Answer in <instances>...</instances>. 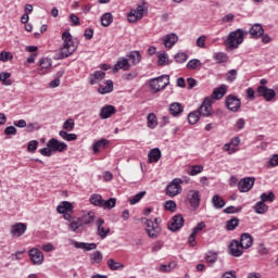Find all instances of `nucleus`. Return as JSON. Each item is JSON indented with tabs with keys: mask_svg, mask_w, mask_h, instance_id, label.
I'll use <instances>...</instances> for the list:
<instances>
[{
	"mask_svg": "<svg viewBox=\"0 0 278 278\" xmlns=\"http://www.w3.org/2000/svg\"><path fill=\"white\" fill-rule=\"evenodd\" d=\"M68 149V144L66 142L60 141L55 138H51L47 142V148H42L39 150V152L45 156V157H51L53 153H64Z\"/></svg>",
	"mask_w": 278,
	"mask_h": 278,
	"instance_id": "f257e3e1",
	"label": "nucleus"
},
{
	"mask_svg": "<svg viewBox=\"0 0 278 278\" xmlns=\"http://www.w3.org/2000/svg\"><path fill=\"white\" fill-rule=\"evenodd\" d=\"M63 47L60 49V60L70 58L75 51H77V45L73 41L71 33L65 31L62 34Z\"/></svg>",
	"mask_w": 278,
	"mask_h": 278,
	"instance_id": "f03ea898",
	"label": "nucleus"
},
{
	"mask_svg": "<svg viewBox=\"0 0 278 278\" xmlns=\"http://www.w3.org/2000/svg\"><path fill=\"white\" fill-rule=\"evenodd\" d=\"M242 42H244V30H242V28H238L237 30L229 33L227 38L224 40L225 47L230 51L238 49Z\"/></svg>",
	"mask_w": 278,
	"mask_h": 278,
	"instance_id": "7ed1b4c3",
	"label": "nucleus"
},
{
	"mask_svg": "<svg viewBox=\"0 0 278 278\" xmlns=\"http://www.w3.org/2000/svg\"><path fill=\"white\" fill-rule=\"evenodd\" d=\"M149 86L153 94H156V92H162V90H165L167 86H170V76L162 75L160 77L152 78L149 81Z\"/></svg>",
	"mask_w": 278,
	"mask_h": 278,
	"instance_id": "20e7f679",
	"label": "nucleus"
},
{
	"mask_svg": "<svg viewBox=\"0 0 278 278\" xmlns=\"http://www.w3.org/2000/svg\"><path fill=\"white\" fill-rule=\"evenodd\" d=\"M91 205L96 207H103V210H114L116 207V198H110L109 200H103L101 194H92L89 199Z\"/></svg>",
	"mask_w": 278,
	"mask_h": 278,
	"instance_id": "39448f33",
	"label": "nucleus"
},
{
	"mask_svg": "<svg viewBox=\"0 0 278 278\" xmlns=\"http://www.w3.org/2000/svg\"><path fill=\"white\" fill-rule=\"evenodd\" d=\"M214 103V99L206 97L200 108L198 109V113L200 116H203L204 118H207L214 114V110H212V104Z\"/></svg>",
	"mask_w": 278,
	"mask_h": 278,
	"instance_id": "423d86ee",
	"label": "nucleus"
},
{
	"mask_svg": "<svg viewBox=\"0 0 278 278\" xmlns=\"http://www.w3.org/2000/svg\"><path fill=\"white\" fill-rule=\"evenodd\" d=\"M181 184H184V180L181 178H175L172 180V182L166 188V194L167 197H177V194H181V191L184 190L181 188Z\"/></svg>",
	"mask_w": 278,
	"mask_h": 278,
	"instance_id": "0eeeda50",
	"label": "nucleus"
},
{
	"mask_svg": "<svg viewBox=\"0 0 278 278\" xmlns=\"http://www.w3.org/2000/svg\"><path fill=\"white\" fill-rule=\"evenodd\" d=\"M144 225H146V231L149 236V238L155 239L162 233V227L160 225H154L153 220L146 218L144 219Z\"/></svg>",
	"mask_w": 278,
	"mask_h": 278,
	"instance_id": "6e6552de",
	"label": "nucleus"
},
{
	"mask_svg": "<svg viewBox=\"0 0 278 278\" xmlns=\"http://www.w3.org/2000/svg\"><path fill=\"white\" fill-rule=\"evenodd\" d=\"M225 103L230 112H240V108H242V101L233 94L227 96Z\"/></svg>",
	"mask_w": 278,
	"mask_h": 278,
	"instance_id": "1a4fd4ad",
	"label": "nucleus"
},
{
	"mask_svg": "<svg viewBox=\"0 0 278 278\" xmlns=\"http://www.w3.org/2000/svg\"><path fill=\"white\" fill-rule=\"evenodd\" d=\"M28 257L35 266H40L45 262V254L38 248L28 251Z\"/></svg>",
	"mask_w": 278,
	"mask_h": 278,
	"instance_id": "9d476101",
	"label": "nucleus"
},
{
	"mask_svg": "<svg viewBox=\"0 0 278 278\" xmlns=\"http://www.w3.org/2000/svg\"><path fill=\"white\" fill-rule=\"evenodd\" d=\"M187 201H189L192 210H199V205H201V193L198 190H189Z\"/></svg>",
	"mask_w": 278,
	"mask_h": 278,
	"instance_id": "9b49d317",
	"label": "nucleus"
},
{
	"mask_svg": "<svg viewBox=\"0 0 278 278\" xmlns=\"http://www.w3.org/2000/svg\"><path fill=\"white\" fill-rule=\"evenodd\" d=\"M244 249H251V244H229L228 253L232 255V257H241L244 253Z\"/></svg>",
	"mask_w": 278,
	"mask_h": 278,
	"instance_id": "f8f14e48",
	"label": "nucleus"
},
{
	"mask_svg": "<svg viewBox=\"0 0 278 278\" xmlns=\"http://www.w3.org/2000/svg\"><path fill=\"white\" fill-rule=\"evenodd\" d=\"M184 223H185L184 215L177 214L174 217H172L167 227L169 231H179V229L184 227Z\"/></svg>",
	"mask_w": 278,
	"mask_h": 278,
	"instance_id": "ddd939ff",
	"label": "nucleus"
},
{
	"mask_svg": "<svg viewBox=\"0 0 278 278\" xmlns=\"http://www.w3.org/2000/svg\"><path fill=\"white\" fill-rule=\"evenodd\" d=\"M144 5H138L137 9L131 10L128 14L129 23H137L144 16Z\"/></svg>",
	"mask_w": 278,
	"mask_h": 278,
	"instance_id": "4468645a",
	"label": "nucleus"
},
{
	"mask_svg": "<svg viewBox=\"0 0 278 278\" xmlns=\"http://www.w3.org/2000/svg\"><path fill=\"white\" fill-rule=\"evenodd\" d=\"M257 93L260 97H263L265 101H273L274 97H277V93L273 89H268L266 86H258Z\"/></svg>",
	"mask_w": 278,
	"mask_h": 278,
	"instance_id": "2eb2a0df",
	"label": "nucleus"
},
{
	"mask_svg": "<svg viewBox=\"0 0 278 278\" xmlns=\"http://www.w3.org/2000/svg\"><path fill=\"white\" fill-rule=\"evenodd\" d=\"M164 47L166 49H173L175 45L179 41V37L175 33H170L162 38Z\"/></svg>",
	"mask_w": 278,
	"mask_h": 278,
	"instance_id": "dca6fc26",
	"label": "nucleus"
},
{
	"mask_svg": "<svg viewBox=\"0 0 278 278\" xmlns=\"http://www.w3.org/2000/svg\"><path fill=\"white\" fill-rule=\"evenodd\" d=\"M113 114H116V106L112 104H106L100 110V118H102V121L111 118Z\"/></svg>",
	"mask_w": 278,
	"mask_h": 278,
	"instance_id": "f3484780",
	"label": "nucleus"
},
{
	"mask_svg": "<svg viewBox=\"0 0 278 278\" xmlns=\"http://www.w3.org/2000/svg\"><path fill=\"white\" fill-rule=\"evenodd\" d=\"M253 186H255V178H243L238 184V188L241 192H249Z\"/></svg>",
	"mask_w": 278,
	"mask_h": 278,
	"instance_id": "a211bd4d",
	"label": "nucleus"
},
{
	"mask_svg": "<svg viewBox=\"0 0 278 278\" xmlns=\"http://www.w3.org/2000/svg\"><path fill=\"white\" fill-rule=\"evenodd\" d=\"M25 231H27V225L23 223H17L11 227V235L13 238H21Z\"/></svg>",
	"mask_w": 278,
	"mask_h": 278,
	"instance_id": "6ab92c4d",
	"label": "nucleus"
},
{
	"mask_svg": "<svg viewBox=\"0 0 278 278\" xmlns=\"http://www.w3.org/2000/svg\"><path fill=\"white\" fill-rule=\"evenodd\" d=\"M129 68H131V65H129V60L125 59V58H121L118 59V61L116 62L113 72L118 73V71H129Z\"/></svg>",
	"mask_w": 278,
	"mask_h": 278,
	"instance_id": "aec40b11",
	"label": "nucleus"
},
{
	"mask_svg": "<svg viewBox=\"0 0 278 278\" xmlns=\"http://www.w3.org/2000/svg\"><path fill=\"white\" fill-rule=\"evenodd\" d=\"M249 34L252 36V38L257 40L264 36V27H262L261 24H254L250 28Z\"/></svg>",
	"mask_w": 278,
	"mask_h": 278,
	"instance_id": "412c9836",
	"label": "nucleus"
},
{
	"mask_svg": "<svg viewBox=\"0 0 278 278\" xmlns=\"http://www.w3.org/2000/svg\"><path fill=\"white\" fill-rule=\"evenodd\" d=\"M83 227L84 224L81 223V219L79 217H74L68 224V229H71V231H74L75 233H79Z\"/></svg>",
	"mask_w": 278,
	"mask_h": 278,
	"instance_id": "4be33fe9",
	"label": "nucleus"
},
{
	"mask_svg": "<svg viewBox=\"0 0 278 278\" xmlns=\"http://www.w3.org/2000/svg\"><path fill=\"white\" fill-rule=\"evenodd\" d=\"M148 157L150 164H156V162H160L162 157V151H160L159 148H154L149 152Z\"/></svg>",
	"mask_w": 278,
	"mask_h": 278,
	"instance_id": "5701e85b",
	"label": "nucleus"
},
{
	"mask_svg": "<svg viewBox=\"0 0 278 278\" xmlns=\"http://www.w3.org/2000/svg\"><path fill=\"white\" fill-rule=\"evenodd\" d=\"M91 86H94V84H99V81H103L105 79V72L97 71L89 77Z\"/></svg>",
	"mask_w": 278,
	"mask_h": 278,
	"instance_id": "b1692460",
	"label": "nucleus"
},
{
	"mask_svg": "<svg viewBox=\"0 0 278 278\" xmlns=\"http://www.w3.org/2000/svg\"><path fill=\"white\" fill-rule=\"evenodd\" d=\"M56 212L59 214H66L68 212H73V204L67 201H63L60 203V205L56 206Z\"/></svg>",
	"mask_w": 278,
	"mask_h": 278,
	"instance_id": "393cba45",
	"label": "nucleus"
},
{
	"mask_svg": "<svg viewBox=\"0 0 278 278\" xmlns=\"http://www.w3.org/2000/svg\"><path fill=\"white\" fill-rule=\"evenodd\" d=\"M227 94V86L222 85L219 88L214 89L211 99H216L217 101L223 99Z\"/></svg>",
	"mask_w": 278,
	"mask_h": 278,
	"instance_id": "a878e982",
	"label": "nucleus"
},
{
	"mask_svg": "<svg viewBox=\"0 0 278 278\" xmlns=\"http://www.w3.org/2000/svg\"><path fill=\"white\" fill-rule=\"evenodd\" d=\"M112 90H114V81H112V80H106L105 86L100 85L98 88V92L100 94H108V93L112 92Z\"/></svg>",
	"mask_w": 278,
	"mask_h": 278,
	"instance_id": "bb28decb",
	"label": "nucleus"
},
{
	"mask_svg": "<svg viewBox=\"0 0 278 278\" xmlns=\"http://www.w3.org/2000/svg\"><path fill=\"white\" fill-rule=\"evenodd\" d=\"M105 220L99 218L97 222V227H98V233L100 237L105 238L108 233H110V228L104 227Z\"/></svg>",
	"mask_w": 278,
	"mask_h": 278,
	"instance_id": "cd10ccee",
	"label": "nucleus"
},
{
	"mask_svg": "<svg viewBox=\"0 0 278 278\" xmlns=\"http://www.w3.org/2000/svg\"><path fill=\"white\" fill-rule=\"evenodd\" d=\"M203 229H205V224L204 222H200L198 223L197 227H194L192 229L191 235L189 236V242L190 244H192V242H194L197 235L199 233V231H203Z\"/></svg>",
	"mask_w": 278,
	"mask_h": 278,
	"instance_id": "c85d7f7f",
	"label": "nucleus"
},
{
	"mask_svg": "<svg viewBox=\"0 0 278 278\" xmlns=\"http://www.w3.org/2000/svg\"><path fill=\"white\" fill-rule=\"evenodd\" d=\"M184 112V106L179 102H174L169 105V114L172 116H179Z\"/></svg>",
	"mask_w": 278,
	"mask_h": 278,
	"instance_id": "c756f323",
	"label": "nucleus"
},
{
	"mask_svg": "<svg viewBox=\"0 0 278 278\" xmlns=\"http://www.w3.org/2000/svg\"><path fill=\"white\" fill-rule=\"evenodd\" d=\"M203 63L199 59H192L187 63V68L189 71H201Z\"/></svg>",
	"mask_w": 278,
	"mask_h": 278,
	"instance_id": "7c9ffc66",
	"label": "nucleus"
},
{
	"mask_svg": "<svg viewBox=\"0 0 278 278\" xmlns=\"http://www.w3.org/2000/svg\"><path fill=\"white\" fill-rule=\"evenodd\" d=\"M128 60L131 61L134 66H136L142 62V55L140 54V51H131L128 54Z\"/></svg>",
	"mask_w": 278,
	"mask_h": 278,
	"instance_id": "2f4dec72",
	"label": "nucleus"
},
{
	"mask_svg": "<svg viewBox=\"0 0 278 278\" xmlns=\"http://www.w3.org/2000/svg\"><path fill=\"white\" fill-rule=\"evenodd\" d=\"M212 203L216 210H223V206L226 205L225 200L218 194L213 195Z\"/></svg>",
	"mask_w": 278,
	"mask_h": 278,
	"instance_id": "473e14b6",
	"label": "nucleus"
},
{
	"mask_svg": "<svg viewBox=\"0 0 278 278\" xmlns=\"http://www.w3.org/2000/svg\"><path fill=\"white\" fill-rule=\"evenodd\" d=\"M110 144V141L108 139H100L93 143V153H99L101 149H105V146Z\"/></svg>",
	"mask_w": 278,
	"mask_h": 278,
	"instance_id": "72a5a7b5",
	"label": "nucleus"
},
{
	"mask_svg": "<svg viewBox=\"0 0 278 278\" xmlns=\"http://www.w3.org/2000/svg\"><path fill=\"white\" fill-rule=\"evenodd\" d=\"M106 264L110 270H123V268H125V265L114 261V258H109Z\"/></svg>",
	"mask_w": 278,
	"mask_h": 278,
	"instance_id": "f704fd0d",
	"label": "nucleus"
},
{
	"mask_svg": "<svg viewBox=\"0 0 278 278\" xmlns=\"http://www.w3.org/2000/svg\"><path fill=\"white\" fill-rule=\"evenodd\" d=\"M39 66H40V71H43V73H49V70L52 66V61L51 59H41L39 61Z\"/></svg>",
	"mask_w": 278,
	"mask_h": 278,
	"instance_id": "c9c22d12",
	"label": "nucleus"
},
{
	"mask_svg": "<svg viewBox=\"0 0 278 278\" xmlns=\"http://www.w3.org/2000/svg\"><path fill=\"white\" fill-rule=\"evenodd\" d=\"M147 121L149 129H155L157 127V116H155V113H149Z\"/></svg>",
	"mask_w": 278,
	"mask_h": 278,
	"instance_id": "e433bc0d",
	"label": "nucleus"
},
{
	"mask_svg": "<svg viewBox=\"0 0 278 278\" xmlns=\"http://www.w3.org/2000/svg\"><path fill=\"white\" fill-rule=\"evenodd\" d=\"M253 210L256 214H266V212H268V205L260 201L254 205Z\"/></svg>",
	"mask_w": 278,
	"mask_h": 278,
	"instance_id": "4c0bfd02",
	"label": "nucleus"
},
{
	"mask_svg": "<svg viewBox=\"0 0 278 278\" xmlns=\"http://www.w3.org/2000/svg\"><path fill=\"white\" fill-rule=\"evenodd\" d=\"M59 136L63 140H66V142H73V141L77 140V135L76 134H68L66 130H61L59 132Z\"/></svg>",
	"mask_w": 278,
	"mask_h": 278,
	"instance_id": "58836bf2",
	"label": "nucleus"
},
{
	"mask_svg": "<svg viewBox=\"0 0 278 278\" xmlns=\"http://www.w3.org/2000/svg\"><path fill=\"white\" fill-rule=\"evenodd\" d=\"M112 21H114L112 13H105L101 17V24L103 27H110V25H112Z\"/></svg>",
	"mask_w": 278,
	"mask_h": 278,
	"instance_id": "ea45409f",
	"label": "nucleus"
},
{
	"mask_svg": "<svg viewBox=\"0 0 278 278\" xmlns=\"http://www.w3.org/2000/svg\"><path fill=\"white\" fill-rule=\"evenodd\" d=\"M80 220L83 225H90L92 220H94V212H88L85 213L81 217Z\"/></svg>",
	"mask_w": 278,
	"mask_h": 278,
	"instance_id": "a19ab883",
	"label": "nucleus"
},
{
	"mask_svg": "<svg viewBox=\"0 0 278 278\" xmlns=\"http://www.w3.org/2000/svg\"><path fill=\"white\" fill-rule=\"evenodd\" d=\"M10 77H12V74L9 72L0 73V81L3 84V86H10L12 84Z\"/></svg>",
	"mask_w": 278,
	"mask_h": 278,
	"instance_id": "79ce46f5",
	"label": "nucleus"
},
{
	"mask_svg": "<svg viewBox=\"0 0 278 278\" xmlns=\"http://www.w3.org/2000/svg\"><path fill=\"white\" fill-rule=\"evenodd\" d=\"M199 118H201L199 111L191 112L188 115V122L190 125H197V123H199Z\"/></svg>",
	"mask_w": 278,
	"mask_h": 278,
	"instance_id": "37998d69",
	"label": "nucleus"
},
{
	"mask_svg": "<svg viewBox=\"0 0 278 278\" xmlns=\"http://www.w3.org/2000/svg\"><path fill=\"white\" fill-rule=\"evenodd\" d=\"M90 260L92 261V264H101V262H103V254L101 251H96L90 254Z\"/></svg>",
	"mask_w": 278,
	"mask_h": 278,
	"instance_id": "c03bdc74",
	"label": "nucleus"
},
{
	"mask_svg": "<svg viewBox=\"0 0 278 278\" xmlns=\"http://www.w3.org/2000/svg\"><path fill=\"white\" fill-rule=\"evenodd\" d=\"M253 242V236L249 232H243L240 238L239 244H251Z\"/></svg>",
	"mask_w": 278,
	"mask_h": 278,
	"instance_id": "a18cd8bd",
	"label": "nucleus"
},
{
	"mask_svg": "<svg viewBox=\"0 0 278 278\" xmlns=\"http://www.w3.org/2000/svg\"><path fill=\"white\" fill-rule=\"evenodd\" d=\"M238 225H240V219L232 218V219L226 222V229L228 231H233V229H236V227H238Z\"/></svg>",
	"mask_w": 278,
	"mask_h": 278,
	"instance_id": "49530a36",
	"label": "nucleus"
},
{
	"mask_svg": "<svg viewBox=\"0 0 278 278\" xmlns=\"http://www.w3.org/2000/svg\"><path fill=\"white\" fill-rule=\"evenodd\" d=\"M266 201H268L269 203H273V201H275V193L273 191L261 194V202L266 203Z\"/></svg>",
	"mask_w": 278,
	"mask_h": 278,
	"instance_id": "de8ad7c7",
	"label": "nucleus"
},
{
	"mask_svg": "<svg viewBox=\"0 0 278 278\" xmlns=\"http://www.w3.org/2000/svg\"><path fill=\"white\" fill-rule=\"evenodd\" d=\"M238 79V71L237 70H230L226 74V81H229V84H232V81H236Z\"/></svg>",
	"mask_w": 278,
	"mask_h": 278,
	"instance_id": "09e8293b",
	"label": "nucleus"
},
{
	"mask_svg": "<svg viewBox=\"0 0 278 278\" xmlns=\"http://www.w3.org/2000/svg\"><path fill=\"white\" fill-rule=\"evenodd\" d=\"M64 131H73L75 129V119L68 118L63 124Z\"/></svg>",
	"mask_w": 278,
	"mask_h": 278,
	"instance_id": "8fccbe9b",
	"label": "nucleus"
},
{
	"mask_svg": "<svg viewBox=\"0 0 278 278\" xmlns=\"http://www.w3.org/2000/svg\"><path fill=\"white\" fill-rule=\"evenodd\" d=\"M205 260H206L207 264H215V262H217V260H218V253L207 252L205 255Z\"/></svg>",
	"mask_w": 278,
	"mask_h": 278,
	"instance_id": "3c124183",
	"label": "nucleus"
},
{
	"mask_svg": "<svg viewBox=\"0 0 278 278\" xmlns=\"http://www.w3.org/2000/svg\"><path fill=\"white\" fill-rule=\"evenodd\" d=\"M147 194V191H141L137 193L134 198L129 199L130 205H136V203H140L142 201V198Z\"/></svg>",
	"mask_w": 278,
	"mask_h": 278,
	"instance_id": "603ef678",
	"label": "nucleus"
},
{
	"mask_svg": "<svg viewBox=\"0 0 278 278\" xmlns=\"http://www.w3.org/2000/svg\"><path fill=\"white\" fill-rule=\"evenodd\" d=\"M245 125H247V122L244 121V118H238L233 125V129L235 131H242Z\"/></svg>",
	"mask_w": 278,
	"mask_h": 278,
	"instance_id": "864d4df0",
	"label": "nucleus"
},
{
	"mask_svg": "<svg viewBox=\"0 0 278 278\" xmlns=\"http://www.w3.org/2000/svg\"><path fill=\"white\" fill-rule=\"evenodd\" d=\"M175 60L178 64H184V62H186L188 60V53L186 52H178L175 55Z\"/></svg>",
	"mask_w": 278,
	"mask_h": 278,
	"instance_id": "5fc2aeb1",
	"label": "nucleus"
},
{
	"mask_svg": "<svg viewBox=\"0 0 278 278\" xmlns=\"http://www.w3.org/2000/svg\"><path fill=\"white\" fill-rule=\"evenodd\" d=\"M214 60H216L218 64H223L227 62V54H225L224 52L215 53Z\"/></svg>",
	"mask_w": 278,
	"mask_h": 278,
	"instance_id": "6e6d98bb",
	"label": "nucleus"
},
{
	"mask_svg": "<svg viewBox=\"0 0 278 278\" xmlns=\"http://www.w3.org/2000/svg\"><path fill=\"white\" fill-rule=\"evenodd\" d=\"M165 210H168V212H175L177 210V203L173 200H168L164 204Z\"/></svg>",
	"mask_w": 278,
	"mask_h": 278,
	"instance_id": "4d7b16f0",
	"label": "nucleus"
},
{
	"mask_svg": "<svg viewBox=\"0 0 278 278\" xmlns=\"http://www.w3.org/2000/svg\"><path fill=\"white\" fill-rule=\"evenodd\" d=\"M200 173H203V166L202 165H194L191 167V170L189 172V175L191 177H194L195 175H199Z\"/></svg>",
	"mask_w": 278,
	"mask_h": 278,
	"instance_id": "13d9d810",
	"label": "nucleus"
},
{
	"mask_svg": "<svg viewBox=\"0 0 278 278\" xmlns=\"http://www.w3.org/2000/svg\"><path fill=\"white\" fill-rule=\"evenodd\" d=\"M157 58H159V61H157L159 66H164V64L168 62V54H166L165 52L159 54Z\"/></svg>",
	"mask_w": 278,
	"mask_h": 278,
	"instance_id": "bf43d9fd",
	"label": "nucleus"
},
{
	"mask_svg": "<svg viewBox=\"0 0 278 278\" xmlns=\"http://www.w3.org/2000/svg\"><path fill=\"white\" fill-rule=\"evenodd\" d=\"M278 166V154H274L268 161V168H275Z\"/></svg>",
	"mask_w": 278,
	"mask_h": 278,
	"instance_id": "052dcab7",
	"label": "nucleus"
},
{
	"mask_svg": "<svg viewBox=\"0 0 278 278\" xmlns=\"http://www.w3.org/2000/svg\"><path fill=\"white\" fill-rule=\"evenodd\" d=\"M242 207L237 208L236 206H228L224 210L225 214H238V212H241Z\"/></svg>",
	"mask_w": 278,
	"mask_h": 278,
	"instance_id": "680f3d73",
	"label": "nucleus"
},
{
	"mask_svg": "<svg viewBox=\"0 0 278 278\" xmlns=\"http://www.w3.org/2000/svg\"><path fill=\"white\" fill-rule=\"evenodd\" d=\"M14 56L10 52H1L0 53V62H8V60H12Z\"/></svg>",
	"mask_w": 278,
	"mask_h": 278,
	"instance_id": "e2e57ef3",
	"label": "nucleus"
},
{
	"mask_svg": "<svg viewBox=\"0 0 278 278\" xmlns=\"http://www.w3.org/2000/svg\"><path fill=\"white\" fill-rule=\"evenodd\" d=\"M205 40H207V37H205V35L200 36L197 39V47H200V49H205Z\"/></svg>",
	"mask_w": 278,
	"mask_h": 278,
	"instance_id": "0e129e2a",
	"label": "nucleus"
},
{
	"mask_svg": "<svg viewBox=\"0 0 278 278\" xmlns=\"http://www.w3.org/2000/svg\"><path fill=\"white\" fill-rule=\"evenodd\" d=\"M75 248L76 249H85V251H92V250L97 249V244H89V245H86V244H75Z\"/></svg>",
	"mask_w": 278,
	"mask_h": 278,
	"instance_id": "69168bd1",
	"label": "nucleus"
},
{
	"mask_svg": "<svg viewBox=\"0 0 278 278\" xmlns=\"http://www.w3.org/2000/svg\"><path fill=\"white\" fill-rule=\"evenodd\" d=\"M5 136H16V127L9 126L4 129Z\"/></svg>",
	"mask_w": 278,
	"mask_h": 278,
	"instance_id": "338daca9",
	"label": "nucleus"
},
{
	"mask_svg": "<svg viewBox=\"0 0 278 278\" xmlns=\"http://www.w3.org/2000/svg\"><path fill=\"white\" fill-rule=\"evenodd\" d=\"M27 149L30 152L36 151V149H38V141L36 140L29 141Z\"/></svg>",
	"mask_w": 278,
	"mask_h": 278,
	"instance_id": "774afa93",
	"label": "nucleus"
}]
</instances>
